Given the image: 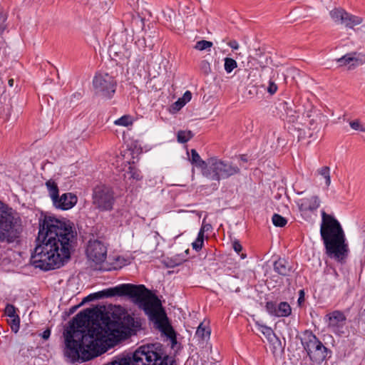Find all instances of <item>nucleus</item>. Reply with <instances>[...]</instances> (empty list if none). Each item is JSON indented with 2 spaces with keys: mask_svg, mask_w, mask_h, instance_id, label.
Segmentation results:
<instances>
[{
  "mask_svg": "<svg viewBox=\"0 0 365 365\" xmlns=\"http://www.w3.org/2000/svg\"><path fill=\"white\" fill-rule=\"evenodd\" d=\"M93 87L95 95L104 99H110L115 93L117 82L108 73H98L93 78Z\"/></svg>",
  "mask_w": 365,
  "mask_h": 365,
  "instance_id": "1a4fd4ad",
  "label": "nucleus"
},
{
  "mask_svg": "<svg viewBox=\"0 0 365 365\" xmlns=\"http://www.w3.org/2000/svg\"><path fill=\"white\" fill-rule=\"evenodd\" d=\"M6 17L0 12V36L2 35L5 29H6Z\"/></svg>",
  "mask_w": 365,
  "mask_h": 365,
  "instance_id": "58836bf2",
  "label": "nucleus"
},
{
  "mask_svg": "<svg viewBox=\"0 0 365 365\" xmlns=\"http://www.w3.org/2000/svg\"><path fill=\"white\" fill-rule=\"evenodd\" d=\"M114 123L118 125L128 126L132 125V118L129 115H125L115 120Z\"/></svg>",
  "mask_w": 365,
  "mask_h": 365,
  "instance_id": "c756f323",
  "label": "nucleus"
},
{
  "mask_svg": "<svg viewBox=\"0 0 365 365\" xmlns=\"http://www.w3.org/2000/svg\"><path fill=\"white\" fill-rule=\"evenodd\" d=\"M128 174L129 175L130 178H132L137 181L142 179V175L140 174V170L138 169L135 168V167L130 166L129 171L128 172Z\"/></svg>",
  "mask_w": 365,
  "mask_h": 365,
  "instance_id": "72a5a7b5",
  "label": "nucleus"
},
{
  "mask_svg": "<svg viewBox=\"0 0 365 365\" xmlns=\"http://www.w3.org/2000/svg\"><path fill=\"white\" fill-rule=\"evenodd\" d=\"M193 137L190 130H179L177 134L178 141L180 143H185Z\"/></svg>",
  "mask_w": 365,
  "mask_h": 365,
  "instance_id": "393cba45",
  "label": "nucleus"
},
{
  "mask_svg": "<svg viewBox=\"0 0 365 365\" xmlns=\"http://www.w3.org/2000/svg\"><path fill=\"white\" fill-rule=\"evenodd\" d=\"M126 284H122L114 287L103 289L92 294L94 300L103 298L112 297L114 296H125Z\"/></svg>",
  "mask_w": 365,
  "mask_h": 365,
  "instance_id": "2eb2a0df",
  "label": "nucleus"
},
{
  "mask_svg": "<svg viewBox=\"0 0 365 365\" xmlns=\"http://www.w3.org/2000/svg\"><path fill=\"white\" fill-rule=\"evenodd\" d=\"M50 335H51V329L49 328L46 329V330H44L41 334L40 336L44 339V340H47L49 339L50 337Z\"/></svg>",
  "mask_w": 365,
  "mask_h": 365,
  "instance_id": "79ce46f5",
  "label": "nucleus"
},
{
  "mask_svg": "<svg viewBox=\"0 0 365 365\" xmlns=\"http://www.w3.org/2000/svg\"><path fill=\"white\" fill-rule=\"evenodd\" d=\"M205 227H202L198 232L197 237L195 242L192 243V248L196 251H200L204 243Z\"/></svg>",
  "mask_w": 365,
  "mask_h": 365,
  "instance_id": "b1692460",
  "label": "nucleus"
},
{
  "mask_svg": "<svg viewBox=\"0 0 365 365\" xmlns=\"http://www.w3.org/2000/svg\"><path fill=\"white\" fill-rule=\"evenodd\" d=\"M125 296L129 297L142 308L150 319L155 324L162 325L167 319L158 297L148 289L143 284H126Z\"/></svg>",
  "mask_w": 365,
  "mask_h": 365,
  "instance_id": "7ed1b4c3",
  "label": "nucleus"
},
{
  "mask_svg": "<svg viewBox=\"0 0 365 365\" xmlns=\"http://www.w3.org/2000/svg\"><path fill=\"white\" fill-rule=\"evenodd\" d=\"M21 219L15 211L0 201V241L16 237L20 233Z\"/></svg>",
  "mask_w": 365,
  "mask_h": 365,
  "instance_id": "423d86ee",
  "label": "nucleus"
},
{
  "mask_svg": "<svg viewBox=\"0 0 365 365\" xmlns=\"http://www.w3.org/2000/svg\"><path fill=\"white\" fill-rule=\"evenodd\" d=\"M190 153L191 157L190 158V161L192 164H194L197 168H200L202 174L203 175L208 164V158L207 160H202L200 155L195 149H192Z\"/></svg>",
  "mask_w": 365,
  "mask_h": 365,
  "instance_id": "6ab92c4d",
  "label": "nucleus"
},
{
  "mask_svg": "<svg viewBox=\"0 0 365 365\" xmlns=\"http://www.w3.org/2000/svg\"><path fill=\"white\" fill-rule=\"evenodd\" d=\"M328 322L329 329L341 336L342 333V312L340 311H334L326 315Z\"/></svg>",
  "mask_w": 365,
  "mask_h": 365,
  "instance_id": "4468645a",
  "label": "nucleus"
},
{
  "mask_svg": "<svg viewBox=\"0 0 365 365\" xmlns=\"http://www.w3.org/2000/svg\"><path fill=\"white\" fill-rule=\"evenodd\" d=\"M205 228H207V230H209V228H207V226H203Z\"/></svg>",
  "mask_w": 365,
  "mask_h": 365,
  "instance_id": "6e6d98bb",
  "label": "nucleus"
},
{
  "mask_svg": "<svg viewBox=\"0 0 365 365\" xmlns=\"http://www.w3.org/2000/svg\"><path fill=\"white\" fill-rule=\"evenodd\" d=\"M96 313L93 309L80 312L64 331V355L71 362L89 361L106 352L141 327L140 320L120 308L99 320H93Z\"/></svg>",
  "mask_w": 365,
  "mask_h": 365,
  "instance_id": "f257e3e1",
  "label": "nucleus"
},
{
  "mask_svg": "<svg viewBox=\"0 0 365 365\" xmlns=\"http://www.w3.org/2000/svg\"><path fill=\"white\" fill-rule=\"evenodd\" d=\"M365 63V53L361 52H350L344 54V68L354 70Z\"/></svg>",
  "mask_w": 365,
  "mask_h": 365,
  "instance_id": "ddd939ff",
  "label": "nucleus"
},
{
  "mask_svg": "<svg viewBox=\"0 0 365 365\" xmlns=\"http://www.w3.org/2000/svg\"><path fill=\"white\" fill-rule=\"evenodd\" d=\"M46 186L48 191V194L52 200V202L58 197L59 195V190L57 183L53 180L52 179H50L46 182Z\"/></svg>",
  "mask_w": 365,
  "mask_h": 365,
  "instance_id": "4be33fe9",
  "label": "nucleus"
},
{
  "mask_svg": "<svg viewBox=\"0 0 365 365\" xmlns=\"http://www.w3.org/2000/svg\"><path fill=\"white\" fill-rule=\"evenodd\" d=\"M304 302V291L303 289L299 290V298H298V304L299 306Z\"/></svg>",
  "mask_w": 365,
  "mask_h": 365,
  "instance_id": "37998d69",
  "label": "nucleus"
},
{
  "mask_svg": "<svg viewBox=\"0 0 365 365\" xmlns=\"http://www.w3.org/2000/svg\"><path fill=\"white\" fill-rule=\"evenodd\" d=\"M81 305V304H78V305H77V306L72 307L71 308V309H70V312H71V313H73V312L76 310V309H77L78 307H79Z\"/></svg>",
  "mask_w": 365,
  "mask_h": 365,
  "instance_id": "8fccbe9b",
  "label": "nucleus"
},
{
  "mask_svg": "<svg viewBox=\"0 0 365 365\" xmlns=\"http://www.w3.org/2000/svg\"><path fill=\"white\" fill-rule=\"evenodd\" d=\"M288 103L282 102L279 104V108L284 110V113H282L280 115V118L283 120H287L289 123H294L297 120L298 115L294 110H293L291 107L288 106Z\"/></svg>",
  "mask_w": 365,
  "mask_h": 365,
  "instance_id": "f3484780",
  "label": "nucleus"
},
{
  "mask_svg": "<svg viewBox=\"0 0 365 365\" xmlns=\"http://www.w3.org/2000/svg\"><path fill=\"white\" fill-rule=\"evenodd\" d=\"M320 235L327 255L337 262L342 261V227L331 215L322 211Z\"/></svg>",
  "mask_w": 365,
  "mask_h": 365,
  "instance_id": "20e7f679",
  "label": "nucleus"
},
{
  "mask_svg": "<svg viewBox=\"0 0 365 365\" xmlns=\"http://www.w3.org/2000/svg\"><path fill=\"white\" fill-rule=\"evenodd\" d=\"M240 173V168L232 163L211 157L208 158V164L202 175L208 180L215 181L213 190H217L221 179L229 178Z\"/></svg>",
  "mask_w": 365,
  "mask_h": 365,
  "instance_id": "39448f33",
  "label": "nucleus"
},
{
  "mask_svg": "<svg viewBox=\"0 0 365 365\" xmlns=\"http://www.w3.org/2000/svg\"><path fill=\"white\" fill-rule=\"evenodd\" d=\"M363 19L360 16L353 15L344 10V26L347 29H354L355 26L362 23Z\"/></svg>",
  "mask_w": 365,
  "mask_h": 365,
  "instance_id": "a211bd4d",
  "label": "nucleus"
},
{
  "mask_svg": "<svg viewBox=\"0 0 365 365\" xmlns=\"http://www.w3.org/2000/svg\"><path fill=\"white\" fill-rule=\"evenodd\" d=\"M76 241L77 232L72 222L45 215L39 219L36 246L31 263L44 271L59 268L71 258Z\"/></svg>",
  "mask_w": 365,
  "mask_h": 365,
  "instance_id": "f03ea898",
  "label": "nucleus"
},
{
  "mask_svg": "<svg viewBox=\"0 0 365 365\" xmlns=\"http://www.w3.org/2000/svg\"><path fill=\"white\" fill-rule=\"evenodd\" d=\"M330 16L335 23L342 21V11L339 9H334L330 11Z\"/></svg>",
  "mask_w": 365,
  "mask_h": 365,
  "instance_id": "c9c22d12",
  "label": "nucleus"
},
{
  "mask_svg": "<svg viewBox=\"0 0 365 365\" xmlns=\"http://www.w3.org/2000/svg\"><path fill=\"white\" fill-rule=\"evenodd\" d=\"M350 127L356 131L365 133V126L358 119L349 121Z\"/></svg>",
  "mask_w": 365,
  "mask_h": 365,
  "instance_id": "473e14b6",
  "label": "nucleus"
},
{
  "mask_svg": "<svg viewBox=\"0 0 365 365\" xmlns=\"http://www.w3.org/2000/svg\"><path fill=\"white\" fill-rule=\"evenodd\" d=\"M232 247L237 253H240L242 250V246L239 241H235L232 244Z\"/></svg>",
  "mask_w": 365,
  "mask_h": 365,
  "instance_id": "ea45409f",
  "label": "nucleus"
},
{
  "mask_svg": "<svg viewBox=\"0 0 365 365\" xmlns=\"http://www.w3.org/2000/svg\"><path fill=\"white\" fill-rule=\"evenodd\" d=\"M115 202L113 188L106 185H96L92 192V205L100 212H108L113 209Z\"/></svg>",
  "mask_w": 365,
  "mask_h": 365,
  "instance_id": "6e6552de",
  "label": "nucleus"
},
{
  "mask_svg": "<svg viewBox=\"0 0 365 365\" xmlns=\"http://www.w3.org/2000/svg\"><path fill=\"white\" fill-rule=\"evenodd\" d=\"M224 61V68L227 73H230L235 68L237 67V61L232 58L226 57Z\"/></svg>",
  "mask_w": 365,
  "mask_h": 365,
  "instance_id": "a878e982",
  "label": "nucleus"
},
{
  "mask_svg": "<svg viewBox=\"0 0 365 365\" xmlns=\"http://www.w3.org/2000/svg\"><path fill=\"white\" fill-rule=\"evenodd\" d=\"M227 44L234 50H237L239 48V44L237 41H231Z\"/></svg>",
  "mask_w": 365,
  "mask_h": 365,
  "instance_id": "a18cd8bd",
  "label": "nucleus"
},
{
  "mask_svg": "<svg viewBox=\"0 0 365 365\" xmlns=\"http://www.w3.org/2000/svg\"><path fill=\"white\" fill-rule=\"evenodd\" d=\"M265 308L270 315L277 317H287L292 314V308L287 302H282L278 304L272 301L267 302Z\"/></svg>",
  "mask_w": 365,
  "mask_h": 365,
  "instance_id": "9b49d317",
  "label": "nucleus"
},
{
  "mask_svg": "<svg viewBox=\"0 0 365 365\" xmlns=\"http://www.w3.org/2000/svg\"><path fill=\"white\" fill-rule=\"evenodd\" d=\"M210 329L203 326L202 323H201L197 329L195 336L197 337L199 340L206 341L210 339Z\"/></svg>",
  "mask_w": 365,
  "mask_h": 365,
  "instance_id": "5701e85b",
  "label": "nucleus"
},
{
  "mask_svg": "<svg viewBox=\"0 0 365 365\" xmlns=\"http://www.w3.org/2000/svg\"><path fill=\"white\" fill-rule=\"evenodd\" d=\"M107 246L103 242L96 240H90L86 248V255L90 260H92L98 267L96 269L107 270L102 267L103 263L107 258Z\"/></svg>",
  "mask_w": 365,
  "mask_h": 365,
  "instance_id": "9d476101",
  "label": "nucleus"
},
{
  "mask_svg": "<svg viewBox=\"0 0 365 365\" xmlns=\"http://www.w3.org/2000/svg\"><path fill=\"white\" fill-rule=\"evenodd\" d=\"M336 61L339 62V61H342V58H339Z\"/></svg>",
  "mask_w": 365,
  "mask_h": 365,
  "instance_id": "864d4df0",
  "label": "nucleus"
},
{
  "mask_svg": "<svg viewBox=\"0 0 365 365\" xmlns=\"http://www.w3.org/2000/svg\"><path fill=\"white\" fill-rule=\"evenodd\" d=\"M77 202L78 197L75 194L72 192H66L62 194L61 196L58 195L53 200V205L58 209L68 210L73 207L76 205Z\"/></svg>",
  "mask_w": 365,
  "mask_h": 365,
  "instance_id": "f8f14e48",
  "label": "nucleus"
},
{
  "mask_svg": "<svg viewBox=\"0 0 365 365\" xmlns=\"http://www.w3.org/2000/svg\"><path fill=\"white\" fill-rule=\"evenodd\" d=\"M272 220L274 226L279 227H284L287 223V220L285 217L277 213L272 215Z\"/></svg>",
  "mask_w": 365,
  "mask_h": 365,
  "instance_id": "bb28decb",
  "label": "nucleus"
},
{
  "mask_svg": "<svg viewBox=\"0 0 365 365\" xmlns=\"http://www.w3.org/2000/svg\"><path fill=\"white\" fill-rule=\"evenodd\" d=\"M242 160H244V161H246V159L242 158Z\"/></svg>",
  "mask_w": 365,
  "mask_h": 365,
  "instance_id": "13d9d810",
  "label": "nucleus"
},
{
  "mask_svg": "<svg viewBox=\"0 0 365 365\" xmlns=\"http://www.w3.org/2000/svg\"><path fill=\"white\" fill-rule=\"evenodd\" d=\"M212 46V42L206 40H200L197 41L194 46V48L198 51H204L211 48Z\"/></svg>",
  "mask_w": 365,
  "mask_h": 365,
  "instance_id": "7c9ffc66",
  "label": "nucleus"
},
{
  "mask_svg": "<svg viewBox=\"0 0 365 365\" xmlns=\"http://www.w3.org/2000/svg\"><path fill=\"white\" fill-rule=\"evenodd\" d=\"M364 315H365V309L361 313V316H364Z\"/></svg>",
  "mask_w": 365,
  "mask_h": 365,
  "instance_id": "603ef678",
  "label": "nucleus"
},
{
  "mask_svg": "<svg viewBox=\"0 0 365 365\" xmlns=\"http://www.w3.org/2000/svg\"><path fill=\"white\" fill-rule=\"evenodd\" d=\"M205 228H207V230H209V228H207V226H203Z\"/></svg>",
  "mask_w": 365,
  "mask_h": 365,
  "instance_id": "4d7b16f0",
  "label": "nucleus"
},
{
  "mask_svg": "<svg viewBox=\"0 0 365 365\" xmlns=\"http://www.w3.org/2000/svg\"><path fill=\"white\" fill-rule=\"evenodd\" d=\"M93 300H94L93 297L92 296V294H91L88 295L87 297H86L83 299V301L81 303V304H84L86 302H88L93 301Z\"/></svg>",
  "mask_w": 365,
  "mask_h": 365,
  "instance_id": "de8ad7c7",
  "label": "nucleus"
},
{
  "mask_svg": "<svg viewBox=\"0 0 365 365\" xmlns=\"http://www.w3.org/2000/svg\"><path fill=\"white\" fill-rule=\"evenodd\" d=\"M277 89H278V86L276 83L275 80L273 79V78H270L268 81V85L266 87L265 90L269 95L273 96L274 94L276 93V92L277 91Z\"/></svg>",
  "mask_w": 365,
  "mask_h": 365,
  "instance_id": "2f4dec72",
  "label": "nucleus"
},
{
  "mask_svg": "<svg viewBox=\"0 0 365 365\" xmlns=\"http://www.w3.org/2000/svg\"><path fill=\"white\" fill-rule=\"evenodd\" d=\"M349 251V250L348 247V244L346 242V239L344 237V259L348 255Z\"/></svg>",
  "mask_w": 365,
  "mask_h": 365,
  "instance_id": "49530a36",
  "label": "nucleus"
},
{
  "mask_svg": "<svg viewBox=\"0 0 365 365\" xmlns=\"http://www.w3.org/2000/svg\"><path fill=\"white\" fill-rule=\"evenodd\" d=\"M301 343L313 363L320 364L326 360L329 351L312 331L302 333Z\"/></svg>",
  "mask_w": 365,
  "mask_h": 365,
  "instance_id": "0eeeda50",
  "label": "nucleus"
},
{
  "mask_svg": "<svg viewBox=\"0 0 365 365\" xmlns=\"http://www.w3.org/2000/svg\"><path fill=\"white\" fill-rule=\"evenodd\" d=\"M185 105V102H183V101H182L180 98H179L178 101L174 103V108L177 109V110H180Z\"/></svg>",
  "mask_w": 365,
  "mask_h": 365,
  "instance_id": "c03bdc74",
  "label": "nucleus"
},
{
  "mask_svg": "<svg viewBox=\"0 0 365 365\" xmlns=\"http://www.w3.org/2000/svg\"><path fill=\"white\" fill-rule=\"evenodd\" d=\"M159 327H160L162 331L171 339L173 343L176 342V336L174 329L173 327L168 324V319L165 321L163 322L162 325L158 324Z\"/></svg>",
  "mask_w": 365,
  "mask_h": 365,
  "instance_id": "412c9836",
  "label": "nucleus"
},
{
  "mask_svg": "<svg viewBox=\"0 0 365 365\" xmlns=\"http://www.w3.org/2000/svg\"><path fill=\"white\" fill-rule=\"evenodd\" d=\"M245 255H242V258H245Z\"/></svg>",
  "mask_w": 365,
  "mask_h": 365,
  "instance_id": "5fc2aeb1",
  "label": "nucleus"
},
{
  "mask_svg": "<svg viewBox=\"0 0 365 365\" xmlns=\"http://www.w3.org/2000/svg\"><path fill=\"white\" fill-rule=\"evenodd\" d=\"M255 324L257 327V330L259 331L265 336L269 342L272 343L274 339H277L275 334L270 327L266 325L260 324L259 322H256Z\"/></svg>",
  "mask_w": 365,
  "mask_h": 365,
  "instance_id": "aec40b11",
  "label": "nucleus"
},
{
  "mask_svg": "<svg viewBox=\"0 0 365 365\" xmlns=\"http://www.w3.org/2000/svg\"><path fill=\"white\" fill-rule=\"evenodd\" d=\"M317 173L321 175L325 180L326 186H329L330 185V174H329V168L327 166H324L319 168L317 170Z\"/></svg>",
  "mask_w": 365,
  "mask_h": 365,
  "instance_id": "cd10ccee",
  "label": "nucleus"
},
{
  "mask_svg": "<svg viewBox=\"0 0 365 365\" xmlns=\"http://www.w3.org/2000/svg\"><path fill=\"white\" fill-rule=\"evenodd\" d=\"M273 266L274 272L282 276H289L292 272V267L285 259L279 258Z\"/></svg>",
  "mask_w": 365,
  "mask_h": 365,
  "instance_id": "dca6fc26",
  "label": "nucleus"
},
{
  "mask_svg": "<svg viewBox=\"0 0 365 365\" xmlns=\"http://www.w3.org/2000/svg\"><path fill=\"white\" fill-rule=\"evenodd\" d=\"M309 201L308 210L311 211L317 210L320 205V200L317 196L311 197Z\"/></svg>",
  "mask_w": 365,
  "mask_h": 365,
  "instance_id": "e433bc0d",
  "label": "nucleus"
},
{
  "mask_svg": "<svg viewBox=\"0 0 365 365\" xmlns=\"http://www.w3.org/2000/svg\"><path fill=\"white\" fill-rule=\"evenodd\" d=\"M14 79H13V78H10V79H9V81H8V84H9V86L10 87H12V86H14Z\"/></svg>",
  "mask_w": 365,
  "mask_h": 365,
  "instance_id": "3c124183",
  "label": "nucleus"
},
{
  "mask_svg": "<svg viewBox=\"0 0 365 365\" xmlns=\"http://www.w3.org/2000/svg\"><path fill=\"white\" fill-rule=\"evenodd\" d=\"M191 98H192V93L190 91H187L182 98H180L182 101H183V102H185V103H186L187 102H189L190 100H191Z\"/></svg>",
  "mask_w": 365,
  "mask_h": 365,
  "instance_id": "a19ab883",
  "label": "nucleus"
},
{
  "mask_svg": "<svg viewBox=\"0 0 365 365\" xmlns=\"http://www.w3.org/2000/svg\"><path fill=\"white\" fill-rule=\"evenodd\" d=\"M5 314L10 318L15 317L17 316L16 314V308L12 304H7L5 307Z\"/></svg>",
  "mask_w": 365,
  "mask_h": 365,
  "instance_id": "4c0bfd02",
  "label": "nucleus"
},
{
  "mask_svg": "<svg viewBox=\"0 0 365 365\" xmlns=\"http://www.w3.org/2000/svg\"><path fill=\"white\" fill-rule=\"evenodd\" d=\"M11 327V329L14 333H17L19 330L20 327V318L19 316H16L15 317L11 318L10 322H9Z\"/></svg>",
  "mask_w": 365,
  "mask_h": 365,
  "instance_id": "f704fd0d",
  "label": "nucleus"
},
{
  "mask_svg": "<svg viewBox=\"0 0 365 365\" xmlns=\"http://www.w3.org/2000/svg\"><path fill=\"white\" fill-rule=\"evenodd\" d=\"M309 124L310 126V128H312L313 130L317 128V123L316 120L314 118H312L309 120Z\"/></svg>",
  "mask_w": 365,
  "mask_h": 365,
  "instance_id": "09e8293b",
  "label": "nucleus"
},
{
  "mask_svg": "<svg viewBox=\"0 0 365 365\" xmlns=\"http://www.w3.org/2000/svg\"><path fill=\"white\" fill-rule=\"evenodd\" d=\"M200 71L205 75L208 76L212 72L210 63L207 60H202L199 64Z\"/></svg>",
  "mask_w": 365,
  "mask_h": 365,
  "instance_id": "c85d7f7f",
  "label": "nucleus"
}]
</instances>
